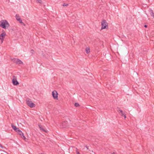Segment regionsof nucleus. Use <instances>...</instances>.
Instances as JSON below:
<instances>
[{
  "label": "nucleus",
  "mask_w": 154,
  "mask_h": 154,
  "mask_svg": "<svg viewBox=\"0 0 154 154\" xmlns=\"http://www.w3.org/2000/svg\"><path fill=\"white\" fill-rule=\"evenodd\" d=\"M9 26L8 22L6 20H2L0 22V26L2 28L6 29Z\"/></svg>",
  "instance_id": "obj_1"
},
{
  "label": "nucleus",
  "mask_w": 154,
  "mask_h": 154,
  "mask_svg": "<svg viewBox=\"0 0 154 154\" xmlns=\"http://www.w3.org/2000/svg\"><path fill=\"white\" fill-rule=\"evenodd\" d=\"M102 27L101 29H103L108 28V23L105 20H103L101 22Z\"/></svg>",
  "instance_id": "obj_2"
},
{
  "label": "nucleus",
  "mask_w": 154,
  "mask_h": 154,
  "mask_svg": "<svg viewBox=\"0 0 154 154\" xmlns=\"http://www.w3.org/2000/svg\"><path fill=\"white\" fill-rule=\"evenodd\" d=\"M27 104L31 108H32L35 106V104L32 103L30 100H26Z\"/></svg>",
  "instance_id": "obj_3"
},
{
  "label": "nucleus",
  "mask_w": 154,
  "mask_h": 154,
  "mask_svg": "<svg viewBox=\"0 0 154 154\" xmlns=\"http://www.w3.org/2000/svg\"><path fill=\"white\" fill-rule=\"evenodd\" d=\"M12 60L14 63L19 64H23V63L20 60L17 58H14Z\"/></svg>",
  "instance_id": "obj_4"
},
{
  "label": "nucleus",
  "mask_w": 154,
  "mask_h": 154,
  "mask_svg": "<svg viewBox=\"0 0 154 154\" xmlns=\"http://www.w3.org/2000/svg\"><path fill=\"white\" fill-rule=\"evenodd\" d=\"M12 82L13 83V84L14 85H18L19 84V83L17 81V78L15 76H14L13 77V79L12 80Z\"/></svg>",
  "instance_id": "obj_5"
},
{
  "label": "nucleus",
  "mask_w": 154,
  "mask_h": 154,
  "mask_svg": "<svg viewBox=\"0 0 154 154\" xmlns=\"http://www.w3.org/2000/svg\"><path fill=\"white\" fill-rule=\"evenodd\" d=\"M52 95L54 99L55 100H58V93L57 91L54 90L52 92Z\"/></svg>",
  "instance_id": "obj_6"
},
{
  "label": "nucleus",
  "mask_w": 154,
  "mask_h": 154,
  "mask_svg": "<svg viewBox=\"0 0 154 154\" xmlns=\"http://www.w3.org/2000/svg\"><path fill=\"white\" fill-rule=\"evenodd\" d=\"M17 132L18 133V134L21 136V137L23 139H25L26 137L25 136H24V134L19 129L18 130H17Z\"/></svg>",
  "instance_id": "obj_7"
},
{
  "label": "nucleus",
  "mask_w": 154,
  "mask_h": 154,
  "mask_svg": "<svg viewBox=\"0 0 154 154\" xmlns=\"http://www.w3.org/2000/svg\"><path fill=\"white\" fill-rule=\"evenodd\" d=\"M118 111L119 112V113H121V116H124L125 118H126V115L123 112L122 110L119 109L118 110Z\"/></svg>",
  "instance_id": "obj_8"
},
{
  "label": "nucleus",
  "mask_w": 154,
  "mask_h": 154,
  "mask_svg": "<svg viewBox=\"0 0 154 154\" xmlns=\"http://www.w3.org/2000/svg\"><path fill=\"white\" fill-rule=\"evenodd\" d=\"M39 128H40V130L43 131H44L45 132H46V131L45 130V129L44 128V127L43 126H42V125H38Z\"/></svg>",
  "instance_id": "obj_9"
},
{
  "label": "nucleus",
  "mask_w": 154,
  "mask_h": 154,
  "mask_svg": "<svg viewBox=\"0 0 154 154\" xmlns=\"http://www.w3.org/2000/svg\"><path fill=\"white\" fill-rule=\"evenodd\" d=\"M11 127L14 130H15V131H16L17 132V131L19 129V128H17L16 127V126H15L13 124H11Z\"/></svg>",
  "instance_id": "obj_10"
},
{
  "label": "nucleus",
  "mask_w": 154,
  "mask_h": 154,
  "mask_svg": "<svg viewBox=\"0 0 154 154\" xmlns=\"http://www.w3.org/2000/svg\"><path fill=\"white\" fill-rule=\"evenodd\" d=\"M149 11L151 16L154 18V13L153 11L152 10L150 9V10Z\"/></svg>",
  "instance_id": "obj_11"
},
{
  "label": "nucleus",
  "mask_w": 154,
  "mask_h": 154,
  "mask_svg": "<svg viewBox=\"0 0 154 154\" xmlns=\"http://www.w3.org/2000/svg\"><path fill=\"white\" fill-rule=\"evenodd\" d=\"M67 122L66 121L62 123V125L63 126V127L65 128L67 126Z\"/></svg>",
  "instance_id": "obj_12"
},
{
  "label": "nucleus",
  "mask_w": 154,
  "mask_h": 154,
  "mask_svg": "<svg viewBox=\"0 0 154 154\" xmlns=\"http://www.w3.org/2000/svg\"><path fill=\"white\" fill-rule=\"evenodd\" d=\"M85 50L87 54H88L90 52V49L89 48H86Z\"/></svg>",
  "instance_id": "obj_13"
},
{
  "label": "nucleus",
  "mask_w": 154,
  "mask_h": 154,
  "mask_svg": "<svg viewBox=\"0 0 154 154\" xmlns=\"http://www.w3.org/2000/svg\"><path fill=\"white\" fill-rule=\"evenodd\" d=\"M6 35V34L5 33H2L1 35H0V37H2L4 38L5 37Z\"/></svg>",
  "instance_id": "obj_14"
},
{
  "label": "nucleus",
  "mask_w": 154,
  "mask_h": 154,
  "mask_svg": "<svg viewBox=\"0 0 154 154\" xmlns=\"http://www.w3.org/2000/svg\"><path fill=\"white\" fill-rule=\"evenodd\" d=\"M15 17H16V19L17 20H19V19H20V17L19 16V15L18 14H16V15Z\"/></svg>",
  "instance_id": "obj_15"
},
{
  "label": "nucleus",
  "mask_w": 154,
  "mask_h": 154,
  "mask_svg": "<svg viewBox=\"0 0 154 154\" xmlns=\"http://www.w3.org/2000/svg\"><path fill=\"white\" fill-rule=\"evenodd\" d=\"M75 106L76 107H77L79 106V104H78V103H75L74 104Z\"/></svg>",
  "instance_id": "obj_16"
},
{
  "label": "nucleus",
  "mask_w": 154,
  "mask_h": 154,
  "mask_svg": "<svg viewBox=\"0 0 154 154\" xmlns=\"http://www.w3.org/2000/svg\"><path fill=\"white\" fill-rule=\"evenodd\" d=\"M18 21H19V22L20 23H22V21L21 18L19 19V20H18Z\"/></svg>",
  "instance_id": "obj_17"
},
{
  "label": "nucleus",
  "mask_w": 154,
  "mask_h": 154,
  "mask_svg": "<svg viewBox=\"0 0 154 154\" xmlns=\"http://www.w3.org/2000/svg\"><path fill=\"white\" fill-rule=\"evenodd\" d=\"M34 53V51L32 49L31 50V53L32 54H33Z\"/></svg>",
  "instance_id": "obj_18"
},
{
  "label": "nucleus",
  "mask_w": 154,
  "mask_h": 154,
  "mask_svg": "<svg viewBox=\"0 0 154 154\" xmlns=\"http://www.w3.org/2000/svg\"><path fill=\"white\" fill-rule=\"evenodd\" d=\"M68 4H66L65 3H64V4H63V6H68Z\"/></svg>",
  "instance_id": "obj_19"
},
{
  "label": "nucleus",
  "mask_w": 154,
  "mask_h": 154,
  "mask_svg": "<svg viewBox=\"0 0 154 154\" xmlns=\"http://www.w3.org/2000/svg\"><path fill=\"white\" fill-rule=\"evenodd\" d=\"M37 1H38V2L39 3H41L42 2V0H37Z\"/></svg>",
  "instance_id": "obj_20"
},
{
  "label": "nucleus",
  "mask_w": 154,
  "mask_h": 154,
  "mask_svg": "<svg viewBox=\"0 0 154 154\" xmlns=\"http://www.w3.org/2000/svg\"><path fill=\"white\" fill-rule=\"evenodd\" d=\"M76 153L77 154H80V153H79V152L78 151H76Z\"/></svg>",
  "instance_id": "obj_21"
},
{
  "label": "nucleus",
  "mask_w": 154,
  "mask_h": 154,
  "mask_svg": "<svg viewBox=\"0 0 154 154\" xmlns=\"http://www.w3.org/2000/svg\"><path fill=\"white\" fill-rule=\"evenodd\" d=\"M21 24L23 25V26H25V24L23 23L22 22V23H21Z\"/></svg>",
  "instance_id": "obj_22"
},
{
  "label": "nucleus",
  "mask_w": 154,
  "mask_h": 154,
  "mask_svg": "<svg viewBox=\"0 0 154 154\" xmlns=\"http://www.w3.org/2000/svg\"><path fill=\"white\" fill-rule=\"evenodd\" d=\"M85 147H86V148L88 150L89 149H88V146H85Z\"/></svg>",
  "instance_id": "obj_23"
},
{
  "label": "nucleus",
  "mask_w": 154,
  "mask_h": 154,
  "mask_svg": "<svg viewBox=\"0 0 154 154\" xmlns=\"http://www.w3.org/2000/svg\"><path fill=\"white\" fill-rule=\"evenodd\" d=\"M0 147H2V148H3V147L1 144H0Z\"/></svg>",
  "instance_id": "obj_24"
},
{
  "label": "nucleus",
  "mask_w": 154,
  "mask_h": 154,
  "mask_svg": "<svg viewBox=\"0 0 154 154\" xmlns=\"http://www.w3.org/2000/svg\"><path fill=\"white\" fill-rule=\"evenodd\" d=\"M147 27V25H144V27L145 28H146Z\"/></svg>",
  "instance_id": "obj_25"
},
{
  "label": "nucleus",
  "mask_w": 154,
  "mask_h": 154,
  "mask_svg": "<svg viewBox=\"0 0 154 154\" xmlns=\"http://www.w3.org/2000/svg\"><path fill=\"white\" fill-rule=\"evenodd\" d=\"M77 151H78V149L77 148H76V152Z\"/></svg>",
  "instance_id": "obj_26"
},
{
  "label": "nucleus",
  "mask_w": 154,
  "mask_h": 154,
  "mask_svg": "<svg viewBox=\"0 0 154 154\" xmlns=\"http://www.w3.org/2000/svg\"><path fill=\"white\" fill-rule=\"evenodd\" d=\"M112 154H115V153H112Z\"/></svg>",
  "instance_id": "obj_27"
}]
</instances>
